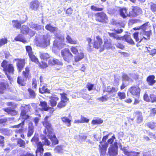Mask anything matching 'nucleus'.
Returning <instances> with one entry per match:
<instances>
[{"label":"nucleus","mask_w":156,"mask_h":156,"mask_svg":"<svg viewBox=\"0 0 156 156\" xmlns=\"http://www.w3.org/2000/svg\"><path fill=\"white\" fill-rule=\"evenodd\" d=\"M87 41L88 43L87 49L89 51H91L93 48L96 49L100 48V50H101V47L102 46L103 43L102 39L99 36H96L93 43H92V40L90 38H88Z\"/></svg>","instance_id":"obj_1"},{"label":"nucleus","mask_w":156,"mask_h":156,"mask_svg":"<svg viewBox=\"0 0 156 156\" xmlns=\"http://www.w3.org/2000/svg\"><path fill=\"white\" fill-rule=\"evenodd\" d=\"M109 134L104 136L103 137L101 141L99 142L98 149L100 153V156H104L106 152L107 148L108 147V143L106 140L108 137Z\"/></svg>","instance_id":"obj_2"},{"label":"nucleus","mask_w":156,"mask_h":156,"mask_svg":"<svg viewBox=\"0 0 156 156\" xmlns=\"http://www.w3.org/2000/svg\"><path fill=\"white\" fill-rule=\"evenodd\" d=\"M61 55L64 60L66 63L71 62L73 59V55L68 48L62 50L61 52Z\"/></svg>","instance_id":"obj_3"},{"label":"nucleus","mask_w":156,"mask_h":156,"mask_svg":"<svg viewBox=\"0 0 156 156\" xmlns=\"http://www.w3.org/2000/svg\"><path fill=\"white\" fill-rule=\"evenodd\" d=\"M50 37V35L48 34L41 35L38 40V42L41 47L45 48L49 44Z\"/></svg>","instance_id":"obj_4"},{"label":"nucleus","mask_w":156,"mask_h":156,"mask_svg":"<svg viewBox=\"0 0 156 156\" xmlns=\"http://www.w3.org/2000/svg\"><path fill=\"white\" fill-rule=\"evenodd\" d=\"M29 69L28 67L25 68V71L23 72V78L20 76L17 78V82L18 84L21 86H24L25 85V81L27 80V78L29 75Z\"/></svg>","instance_id":"obj_5"},{"label":"nucleus","mask_w":156,"mask_h":156,"mask_svg":"<svg viewBox=\"0 0 156 156\" xmlns=\"http://www.w3.org/2000/svg\"><path fill=\"white\" fill-rule=\"evenodd\" d=\"M3 71L6 75L8 79L11 81L12 78L10 76V75L13 74L15 71L14 67L13 65L10 63L8 64V67L3 69Z\"/></svg>","instance_id":"obj_6"},{"label":"nucleus","mask_w":156,"mask_h":156,"mask_svg":"<svg viewBox=\"0 0 156 156\" xmlns=\"http://www.w3.org/2000/svg\"><path fill=\"white\" fill-rule=\"evenodd\" d=\"M50 139L52 141V144H50L51 143L50 141H49L46 137H45L43 141L44 144L47 146H50L51 147H53L54 145L58 144V140L55 135L50 136Z\"/></svg>","instance_id":"obj_7"},{"label":"nucleus","mask_w":156,"mask_h":156,"mask_svg":"<svg viewBox=\"0 0 156 156\" xmlns=\"http://www.w3.org/2000/svg\"><path fill=\"white\" fill-rule=\"evenodd\" d=\"M64 39V37L62 36L58 35L57 38L54 41V46L57 47L59 49L62 48L65 45V44L62 43Z\"/></svg>","instance_id":"obj_8"},{"label":"nucleus","mask_w":156,"mask_h":156,"mask_svg":"<svg viewBox=\"0 0 156 156\" xmlns=\"http://www.w3.org/2000/svg\"><path fill=\"white\" fill-rule=\"evenodd\" d=\"M118 145L117 142L112 145L108 149V154L110 156H115L118 154Z\"/></svg>","instance_id":"obj_9"},{"label":"nucleus","mask_w":156,"mask_h":156,"mask_svg":"<svg viewBox=\"0 0 156 156\" xmlns=\"http://www.w3.org/2000/svg\"><path fill=\"white\" fill-rule=\"evenodd\" d=\"M128 91L134 98H139L140 90L138 86L132 87L129 89Z\"/></svg>","instance_id":"obj_10"},{"label":"nucleus","mask_w":156,"mask_h":156,"mask_svg":"<svg viewBox=\"0 0 156 156\" xmlns=\"http://www.w3.org/2000/svg\"><path fill=\"white\" fill-rule=\"evenodd\" d=\"M119 146L120 149L123 151L125 156H138L140 154V153L138 152L129 151L126 147H122L121 144L119 145Z\"/></svg>","instance_id":"obj_11"},{"label":"nucleus","mask_w":156,"mask_h":156,"mask_svg":"<svg viewBox=\"0 0 156 156\" xmlns=\"http://www.w3.org/2000/svg\"><path fill=\"white\" fill-rule=\"evenodd\" d=\"M131 11L129 12V16L131 17H135L141 14V9L138 6L133 7Z\"/></svg>","instance_id":"obj_12"},{"label":"nucleus","mask_w":156,"mask_h":156,"mask_svg":"<svg viewBox=\"0 0 156 156\" xmlns=\"http://www.w3.org/2000/svg\"><path fill=\"white\" fill-rule=\"evenodd\" d=\"M27 113H21L20 115L19 119H22L23 121L22 122L18 125L14 126L15 127L19 128L20 127H22L24 125V121L25 120L27 119L30 117V116L27 114Z\"/></svg>","instance_id":"obj_13"},{"label":"nucleus","mask_w":156,"mask_h":156,"mask_svg":"<svg viewBox=\"0 0 156 156\" xmlns=\"http://www.w3.org/2000/svg\"><path fill=\"white\" fill-rule=\"evenodd\" d=\"M112 47L111 40L110 39H105L104 40V44L101 47V50H100V51H102L105 48L109 49Z\"/></svg>","instance_id":"obj_14"},{"label":"nucleus","mask_w":156,"mask_h":156,"mask_svg":"<svg viewBox=\"0 0 156 156\" xmlns=\"http://www.w3.org/2000/svg\"><path fill=\"white\" fill-rule=\"evenodd\" d=\"M96 20L100 22H105L107 20V17L104 12L98 13L96 15Z\"/></svg>","instance_id":"obj_15"},{"label":"nucleus","mask_w":156,"mask_h":156,"mask_svg":"<svg viewBox=\"0 0 156 156\" xmlns=\"http://www.w3.org/2000/svg\"><path fill=\"white\" fill-rule=\"evenodd\" d=\"M18 60L16 63L17 67L18 69L19 72H21L24 67L25 65V62L24 59H19L16 58L14 60Z\"/></svg>","instance_id":"obj_16"},{"label":"nucleus","mask_w":156,"mask_h":156,"mask_svg":"<svg viewBox=\"0 0 156 156\" xmlns=\"http://www.w3.org/2000/svg\"><path fill=\"white\" fill-rule=\"evenodd\" d=\"M43 145L41 142L38 143L37 149L36 151V156H41L42 155L44 151Z\"/></svg>","instance_id":"obj_17"},{"label":"nucleus","mask_w":156,"mask_h":156,"mask_svg":"<svg viewBox=\"0 0 156 156\" xmlns=\"http://www.w3.org/2000/svg\"><path fill=\"white\" fill-rule=\"evenodd\" d=\"M34 130V127L32 122H30L28 124V132L27 136L28 137H30L33 135Z\"/></svg>","instance_id":"obj_18"},{"label":"nucleus","mask_w":156,"mask_h":156,"mask_svg":"<svg viewBox=\"0 0 156 156\" xmlns=\"http://www.w3.org/2000/svg\"><path fill=\"white\" fill-rule=\"evenodd\" d=\"M59 99V98L56 95H53L49 98V101L50 104L52 107H54L56 105L57 102V101Z\"/></svg>","instance_id":"obj_19"},{"label":"nucleus","mask_w":156,"mask_h":156,"mask_svg":"<svg viewBox=\"0 0 156 156\" xmlns=\"http://www.w3.org/2000/svg\"><path fill=\"white\" fill-rule=\"evenodd\" d=\"M133 36L135 41L138 43L141 42L143 41L144 39H146V37H142L140 36L139 37V33L137 32L134 33L133 34Z\"/></svg>","instance_id":"obj_20"},{"label":"nucleus","mask_w":156,"mask_h":156,"mask_svg":"<svg viewBox=\"0 0 156 156\" xmlns=\"http://www.w3.org/2000/svg\"><path fill=\"white\" fill-rule=\"evenodd\" d=\"M29 25L30 28L37 30H41L42 27H43V26L37 24L33 23L32 22H30L29 24Z\"/></svg>","instance_id":"obj_21"},{"label":"nucleus","mask_w":156,"mask_h":156,"mask_svg":"<svg viewBox=\"0 0 156 156\" xmlns=\"http://www.w3.org/2000/svg\"><path fill=\"white\" fill-rule=\"evenodd\" d=\"M155 76L153 75H150L147 78V81L148 84L150 86L153 85L156 82L154 80Z\"/></svg>","instance_id":"obj_22"},{"label":"nucleus","mask_w":156,"mask_h":156,"mask_svg":"<svg viewBox=\"0 0 156 156\" xmlns=\"http://www.w3.org/2000/svg\"><path fill=\"white\" fill-rule=\"evenodd\" d=\"M122 38L121 40L125 41L130 44L132 45H134V41L131 38L130 36L128 35H124L122 37Z\"/></svg>","instance_id":"obj_23"},{"label":"nucleus","mask_w":156,"mask_h":156,"mask_svg":"<svg viewBox=\"0 0 156 156\" xmlns=\"http://www.w3.org/2000/svg\"><path fill=\"white\" fill-rule=\"evenodd\" d=\"M39 6V2L37 0H35L31 2L30 7L32 10H37Z\"/></svg>","instance_id":"obj_24"},{"label":"nucleus","mask_w":156,"mask_h":156,"mask_svg":"<svg viewBox=\"0 0 156 156\" xmlns=\"http://www.w3.org/2000/svg\"><path fill=\"white\" fill-rule=\"evenodd\" d=\"M25 22L24 21H18V20H13L12 23L13 27H14L16 28L17 29H20L21 28V24Z\"/></svg>","instance_id":"obj_25"},{"label":"nucleus","mask_w":156,"mask_h":156,"mask_svg":"<svg viewBox=\"0 0 156 156\" xmlns=\"http://www.w3.org/2000/svg\"><path fill=\"white\" fill-rule=\"evenodd\" d=\"M45 28L47 30L53 33H55V32H57L58 30V28H57L52 26L50 24L46 25Z\"/></svg>","instance_id":"obj_26"},{"label":"nucleus","mask_w":156,"mask_h":156,"mask_svg":"<svg viewBox=\"0 0 156 156\" xmlns=\"http://www.w3.org/2000/svg\"><path fill=\"white\" fill-rule=\"evenodd\" d=\"M48 64L51 65H63V63L61 62L58 59H50L48 61Z\"/></svg>","instance_id":"obj_27"},{"label":"nucleus","mask_w":156,"mask_h":156,"mask_svg":"<svg viewBox=\"0 0 156 156\" xmlns=\"http://www.w3.org/2000/svg\"><path fill=\"white\" fill-rule=\"evenodd\" d=\"M3 110L5 112H6L9 114L11 115H15L17 114V112L16 110L10 108H3Z\"/></svg>","instance_id":"obj_28"},{"label":"nucleus","mask_w":156,"mask_h":156,"mask_svg":"<svg viewBox=\"0 0 156 156\" xmlns=\"http://www.w3.org/2000/svg\"><path fill=\"white\" fill-rule=\"evenodd\" d=\"M66 42L68 43L72 44H77V40L72 39V38L69 35H67L66 37Z\"/></svg>","instance_id":"obj_29"},{"label":"nucleus","mask_w":156,"mask_h":156,"mask_svg":"<svg viewBox=\"0 0 156 156\" xmlns=\"http://www.w3.org/2000/svg\"><path fill=\"white\" fill-rule=\"evenodd\" d=\"M109 36L114 39L117 40H121L122 39V37H120L119 35H118L116 33H108Z\"/></svg>","instance_id":"obj_30"},{"label":"nucleus","mask_w":156,"mask_h":156,"mask_svg":"<svg viewBox=\"0 0 156 156\" xmlns=\"http://www.w3.org/2000/svg\"><path fill=\"white\" fill-rule=\"evenodd\" d=\"M14 40L16 41H21L24 43H27V41L23 38V36L21 34H19L15 37Z\"/></svg>","instance_id":"obj_31"},{"label":"nucleus","mask_w":156,"mask_h":156,"mask_svg":"<svg viewBox=\"0 0 156 156\" xmlns=\"http://www.w3.org/2000/svg\"><path fill=\"white\" fill-rule=\"evenodd\" d=\"M47 119V117H46L45 118V121L43 123V125L47 129V131H50L51 129V124L49 122L46 121Z\"/></svg>","instance_id":"obj_32"},{"label":"nucleus","mask_w":156,"mask_h":156,"mask_svg":"<svg viewBox=\"0 0 156 156\" xmlns=\"http://www.w3.org/2000/svg\"><path fill=\"white\" fill-rule=\"evenodd\" d=\"M127 9L126 8H122L119 10V13L120 16L123 18H125L126 17Z\"/></svg>","instance_id":"obj_33"},{"label":"nucleus","mask_w":156,"mask_h":156,"mask_svg":"<svg viewBox=\"0 0 156 156\" xmlns=\"http://www.w3.org/2000/svg\"><path fill=\"white\" fill-rule=\"evenodd\" d=\"M40 56L41 59L44 60H46L49 58V55L48 53L43 52H40Z\"/></svg>","instance_id":"obj_34"},{"label":"nucleus","mask_w":156,"mask_h":156,"mask_svg":"<svg viewBox=\"0 0 156 156\" xmlns=\"http://www.w3.org/2000/svg\"><path fill=\"white\" fill-rule=\"evenodd\" d=\"M40 106L41 107L42 109L45 111H48L49 108L48 106L47 103L45 101H41Z\"/></svg>","instance_id":"obj_35"},{"label":"nucleus","mask_w":156,"mask_h":156,"mask_svg":"<svg viewBox=\"0 0 156 156\" xmlns=\"http://www.w3.org/2000/svg\"><path fill=\"white\" fill-rule=\"evenodd\" d=\"M28 91L29 94L30 98L32 99L34 98L36 95V94L34 91L31 88H29L28 89Z\"/></svg>","instance_id":"obj_36"},{"label":"nucleus","mask_w":156,"mask_h":156,"mask_svg":"<svg viewBox=\"0 0 156 156\" xmlns=\"http://www.w3.org/2000/svg\"><path fill=\"white\" fill-rule=\"evenodd\" d=\"M110 24L114 26H116L117 27H118L119 26H121L122 27H124V25H123V26H122L121 24L122 23L120 22L117 21V20H112L110 22Z\"/></svg>","instance_id":"obj_37"},{"label":"nucleus","mask_w":156,"mask_h":156,"mask_svg":"<svg viewBox=\"0 0 156 156\" xmlns=\"http://www.w3.org/2000/svg\"><path fill=\"white\" fill-rule=\"evenodd\" d=\"M62 121L67 124L68 126H69L71 125V120L69 119L68 117H64L61 118Z\"/></svg>","instance_id":"obj_38"},{"label":"nucleus","mask_w":156,"mask_h":156,"mask_svg":"<svg viewBox=\"0 0 156 156\" xmlns=\"http://www.w3.org/2000/svg\"><path fill=\"white\" fill-rule=\"evenodd\" d=\"M147 125L151 129L154 130L156 129V122H151L147 123Z\"/></svg>","instance_id":"obj_39"},{"label":"nucleus","mask_w":156,"mask_h":156,"mask_svg":"<svg viewBox=\"0 0 156 156\" xmlns=\"http://www.w3.org/2000/svg\"><path fill=\"white\" fill-rule=\"evenodd\" d=\"M28 30H29V28L25 25H23L21 29V32L24 34H27Z\"/></svg>","instance_id":"obj_40"},{"label":"nucleus","mask_w":156,"mask_h":156,"mask_svg":"<svg viewBox=\"0 0 156 156\" xmlns=\"http://www.w3.org/2000/svg\"><path fill=\"white\" fill-rule=\"evenodd\" d=\"M50 90L47 88L45 86H43L42 88H39V92L43 94L44 93H49Z\"/></svg>","instance_id":"obj_41"},{"label":"nucleus","mask_w":156,"mask_h":156,"mask_svg":"<svg viewBox=\"0 0 156 156\" xmlns=\"http://www.w3.org/2000/svg\"><path fill=\"white\" fill-rule=\"evenodd\" d=\"M1 94L3 93V91H2V90H4L6 89L7 87L8 86V85L7 83L5 82H1Z\"/></svg>","instance_id":"obj_42"},{"label":"nucleus","mask_w":156,"mask_h":156,"mask_svg":"<svg viewBox=\"0 0 156 156\" xmlns=\"http://www.w3.org/2000/svg\"><path fill=\"white\" fill-rule=\"evenodd\" d=\"M31 142L34 144H37V145L40 142H39V139L36 136H34L31 139Z\"/></svg>","instance_id":"obj_43"},{"label":"nucleus","mask_w":156,"mask_h":156,"mask_svg":"<svg viewBox=\"0 0 156 156\" xmlns=\"http://www.w3.org/2000/svg\"><path fill=\"white\" fill-rule=\"evenodd\" d=\"M84 57V55L83 53H81L80 54L76 56L75 58V62H77L82 59Z\"/></svg>","instance_id":"obj_44"},{"label":"nucleus","mask_w":156,"mask_h":156,"mask_svg":"<svg viewBox=\"0 0 156 156\" xmlns=\"http://www.w3.org/2000/svg\"><path fill=\"white\" fill-rule=\"evenodd\" d=\"M117 95L119 98L121 99H124L126 98V94L124 92H119L117 93Z\"/></svg>","instance_id":"obj_45"},{"label":"nucleus","mask_w":156,"mask_h":156,"mask_svg":"<svg viewBox=\"0 0 156 156\" xmlns=\"http://www.w3.org/2000/svg\"><path fill=\"white\" fill-rule=\"evenodd\" d=\"M24 108H23L21 110V112L27 113L29 110L30 106L29 105H24Z\"/></svg>","instance_id":"obj_46"},{"label":"nucleus","mask_w":156,"mask_h":156,"mask_svg":"<svg viewBox=\"0 0 156 156\" xmlns=\"http://www.w3.org/2000/svg\"><path fill=\"white\" fill-rule=\"evenodd\" d=\"M66 101L63 100H61L60 102L57 105L58 108H61L65 107L66 104Z\"/></svg>","instance_id":"obj_47"},{"label":"nucleus","mask_w":156,"mask_h":156,"mask_svg":"<svg viewBox=\"0 0 156 156\" xmlns=\"http://www.w3.org/2000/svg\"><path fill=\"white\" fill-rule=\"evenodd\" d=\"M29 56L32 61L36 63L38 62L37 58L33 54V53L29 55Z\"/></svg>","instance_id":"obj_48"},{"label":"nucleus","mask_w":156,"mask_h":156,"mask_svg":"<svg viewBox=\"0 0 156 156\" xmlns=\"http://www.w3.org/2000/svg\"><path fill=\"white\" fill-rule=\"evenodd\" d=\"M129 74L131 77L134 79L137 80L138 79L139 75L137 73H130Z\"/></svg>","instance_id":"obj_49"},{"label":"nucleus","mask_w":156,"mask_h":156,"mask_svg":"<svg viewBox=\"0 0 156 156\" xmlns=\"http://www.w3.org/2000/svg\"><path fill=\"white\" fill-rule=\"evenodd\" d=\"M142 121V116L141 113L138 112L137 116L136 122L139 123Z\"/></svg>","instance_id":"obj_50"},{"label":"nucleus","mask_w":156,"mask_h":156,"mask_svg":"<svg viewBox=\"0 0 156 156\" xmlns=\"http://www.w3.org/2000/svg\"><path fill=\"white\" fill-rule=\"evenodd\" d=\"M54 150L56 152L58 153H62L63 151L62 147L61 145L58 146L55 148Z\"/></svg>","instance_id":"obj_51"},{"label":"nucleus","mask_w":156,"mask_h":156,"mask_svg":"<svg viewBox=\"0 0 156 156\" xmlns=\"http://www.w3.org/2000/svg\"><path fill=\"white\" fill-rule=\"evenodd\" d=\"M91 9L92 10L95 11H102L103 9L102 8L97 7L94 5H92L91 7Z\"/></svg>","instance_id":"obj_52"},{"label":"nucleus","mask_w":156,"mask_h":156,"mask_svg":"<svg viewBox=\"0 0 156 156\" xmlns=\"http://www.w3.org/2000/svg\"><path fill=\"white\" fill-rule=\"evenodd\" d=\"M41 117L40 115H39L38 117H36L34 118H33V120L34 122L35 123V125L36 126H37L38 122L40 120V117Z\"/></svg>","instance_id":"obj_53"},{"label":"nucleus","mask_w":156,"mask_h":156,"mask_svg":"<svg viewBox=\"0 0 156 156\" xmlns=\"http://www.w3.org/2000/svg\"><path fill=\"white\" fill-rule=\"evenodd\" d=\"M17 144L20 145V147H24L25 145V141L21 139L18 140L17 141Z\"/></svg>","instance_id":"obj_54"},{"label":"nucleus","mask_w":156,"mask_h":156,"mask_svg":"<svg viewBox=\"0 0 156 156\" xmlns=\"http://www.w3.org/2000/svg\"><path fill=\"white\" fill-rule=\"evenodd\" d=\"M151 9L153 12L156 11V4L153 2H151Z\"/></svg>","instance_id":"obj_55"},{"label":"nucleus","mask_w":156,"mask_h":156,"mask_svg":"<svg viewBox=\"0 0 156 156\" xmlns=\"http://www.w3.org/2000/svg\"><path fill=\"white\" fill-rule=\"evenodd\" d=\"M103 121L101 119L93 120L92 121V123L93 124H100L102 123Z\"/></svg>","instance_id":"obj_56"},{"label":"nucleus","mask_w":156,"mask_h":156,"mask_svg":"<svg viewBox=\"0 0 156 156\" xmlns=\"http://www.w3.org/2000/svg\"><path fill=\"white\" fill-rule=\"evenodd\" d=\"M150 101L151 102H156V96L154 94H151L150 96Z\"/></svg>","instance_id":"obj_57"},{"label":"nucleus","mask_w":156,"mask_h":156,"mask_svg":"<svg viewBox=\"0 0 156 156\" xmlns=\"http://www.w3.org/2000/svg\"><path fill=\"white\" fill-rule=\"evenodd\" d=\"M147 50L150 55H154L156 54V49H153L151 50H149L147 48Z\"/></svg>","instance_id":"obj_58"},{"label":"nucleus","mask_w":156,"mask_h":156,"mask_svg":"<svg viewBox=\"0 0 156 156\" xmlns=\"http://www.w3.org/2000/svg\"><path fill=\"white\" fill-rule=\"evenodd\" d=\"M98 100L102 102H105L107 100L108 98L106 95L103 96L100 98H98Z\"/></svg>","instance_id":"obj_59"},{"label":"nucleus","mask_w":156,"mask_h":156,"mask_svg":"<svg viewBox=\"0 0 156 156\" xmlns=\"http://www.w3.org/2000/svg\"><path fill=\"white\" fill-rule=\"evenodd\" d=\"M8 62L6 60H4L1 64V66L3 68V70L8 66Z\"/></svg>","instance_id":"obj_60"},{"label":"nucleus","mask_w":156,"mask_h":156,"mask_svg":"<svg viewBox=\"0 0 156 156\" xmlns=\"http://www.w3.org/2000/svg\"><path fill=\"white\" fill-rule=\"evenodd\" d=\"M27 51L28 53V55L32 53L31 47L29 46H27L26 47Z\"/></svg>","instance_id":"obj_61"},{"label":"nucleus","mask_w":156,"mask_h":156,"mask_svg":"<svg viewBox=\"0 0 156 156\" xmlns=\"http://www.w3.org/2000/svg\"><path fill=\"white\" fill-rule=\"evenodd\" d=\"M150 32L149 31H145L144 32L143 34L144 35L147 36V38L146 39H144L145 40H149L150 37Z\"/></svg>","instance_id":"obj_62"},{"label":"nucleus","mask_w":156,"mask_h":156,"mask_svg":"<svg viewBox=\"0 0 156 156\" xmlns=\"http://www.w3.org/2000/svg\"><path fill=\"white\" fill-rule=\"evenodd\" d=\"M122 79L123 80L129 81L131 80V79L129 76L126 74H124L122 76Z\"/></svg>","instance_id":"obj_63"},{"label":"nucleus","mask_w":156,"mask_h":156,"mask_svg":"<svg viewBox=\"0 0 156 156\" xmlns=\"http://www.w3.org/2000/svg\"><path fill=\"white\" fill-rule=\"evenodd\" d=\"M70 50L73 53L76 54L78 52V50L76 47H71Z\"/></svg>","instance_id":"obj_64"}]
</instances>
